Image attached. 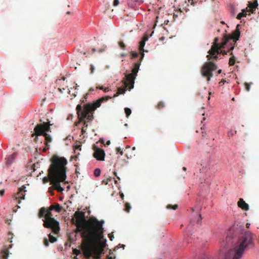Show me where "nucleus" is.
<instances>
[{
	"instance_id": "obj_1",
	"label": "nucleus",
	"mask_w": 259,
	"mask_h": 259,
	"mask_svg": "<svg viewBox=\"0 0 259 259\" xmlns=\"http://www.w3.org/2000/svg\"><path fill=\"white\" fill-rule=\"evenodd\" d=\"M76 218L75 222H72L76 226L75 232L80 233L81 237L85 242L88 250L87 255H91L95 249L97 250L98 255L103 251L105 243L102 242L103 238V221H99L96 218H91L86 221L84 218V212L76 211L74 214Z\"/></svg>"
},
{
	"instance_id": "obj_2",
	"label": "nucleus",
	"mask_w": 259,
	"mask_h": 259,
	"mask_svg": "<svg viewBox=\"0 0 259 259\" xmlns=\"http://www.w3.org/2000/svg\"><path fill=\"white\" fill-rule=\"evenodd\" d=\"M67 161L64 157L54 156L52 158V163L49 168L50 184L58 192H62L64 189L61 187L60 182H64L66 178V165Z\"/></svg>"
},
{
	"instance_id": "obj_3",
	"label": "nucleus",
	"mask_w": 259,
	"mask_h": 259,
	"mask_svg": "<svg viewBox=\"0 0 259 259\" xmlns=\"http://www.w3.org/2000/svg\"><path fill=\"white\" fill-rule=\"evenodd\" d=\"M254 245L253 234L245 232L239 237L233 250H230L226 254L224 259H240L245 251L253 248Z\"/></svg>"
},
{
	"instance_id": "obj_4",
	"label": "nucleus",
	"mask_w": 259,
	"mask_h": 259,
	"mask_svg": "<svg viewBox=\"0 0 259 259\" xmlns=\"http://www.w3.org/2000/svg\"><path fill=\"white\" fill-rule=\"evenodd\" d=\"M240 36V31L238 29H236L234 31L231 35H225L224 37V41L219 44L218 43L219 39L218 37L215 38L213 44L212 45L211 49L208 52V55H207L206 57L208 60L211 59L217 60L219 58L218 54L219 51L221 49L225 48L227 43L230 40H232L233 42L235 44L237 40H238Z\"/></svg>"
},
{
	"instance_id": "obj_5",
	"label": "nucleus",
	"mask_w": 259,
	"mask_h": 259,
	"mask_svg": "<svg viewBox=\"0 0 259 259\" xmlns=\"http://www.w3.org/2000/svg\"><path fill=\"white\" fill-rule=\"evenodd\" d=\"M112 98L110 96H105L98 99L94 103H89L84 105L83 108L81 105L79 104L76 108L77 114L81 120L87 118L89 121H91L93 119V112L97 108L99 107L102 102L107 101L109 99H111Z\"/></svg>"
},
{
	"instance_id": "obj_6",
	"label": "nucleus",
	"mask_w": 259,
	"mask_h": 259,
	"mask_svg": "<svg viewBox=\"0 0 259 259\" xmlns=\"http://www.w3.org/2000/svg\"><path fill=\"white\" fill-rule=\"evenodd\" d=\"M144 56V53H142L141 58L137 62L135 63L134 68L132 70V73L125 75V78L122 80L123 83L124 84L126 87H129L130 89H132L134 88L135 79L137 76V73L139 71L141 61L143 58Z\"/></svg>"
},
{
	"instance_id": "obj_7",
	"label": "nucleus",
	"mask_w": 259,
	"mask_h": 259,
	"mask_svg": "<svg viewBox=\"0 0 259 259\" xmlns=\"http://www.w3.org/2000/svg\"><path fill=\"white\" fill-rule=\"evenodd\" d=\"M51 125L50 122L37 124L34 128V133L32 135V136L43 135L47 142H52L51 136L47 133L51 132Z\"/></svg>"
},
{
	"instance_id": "obj_8",
	"label": "nucleus",
	"mask_w": 259,
	"mask_h": 259,
	"mask_svg": "<svg viewBox=\"0 0 259 259\" xmlns=\"http://www.w3.org/2000/svg\"><path fill=\"white\" fill-rule=\"evenodd\" d=\"M217 65L212 61L206 62L203 65L201 73L203 77L206 78L207 81L210 80L211 77L213 76L212 71L217 69Z\"/></svg>"
},
{
	"instance_id": "obj_9",
	"label": "nucleus",
	"mask_w": 259,
	"mask_h": 259,
	"mask_svg": "<svg viewBox=\"0 0 259 259\" xmlns=\"http://www.w3.org/2000/svg\"><path fill=\"white\" fill-rule=\"evenodd\" d=\"M43 226L46 228L51 229L55 234H58L60 230V224L54 218L44 220Z\"/></svg>"
},
{
	"instance_id": "obj_10",
	"label": "nucleus",
	"mask_w": 259,
	"mask_h": 259,
	"mask_svg": "<svg viewBox=\"0 0 259 259\" xmlns=\"http://www.w3.org/2000/svg\"><path fill=\"white\" fill-rule=\"evenodd\" d=\"M257 6V1H255L253 3H249L248 5V8H246L245 9H243L242 10V12L239 13L237 16V18L238 19H241L242 17H246L247 15V12H250L251 13H253L254 11L255 10L256 7Z\"/></svg>"
},
{
	"instance_id": "obj_11",
	"label": "nucleus",
	"mask_w": 259,
	"mask_h": 259,
	"mask_svg": "<svg viewBox=\"0 0 259 259\" xmlns=\"http://www.w3.org/2000/svg\"><path fill=\"white\" fill-rule=\"evenodd\" d=\"M93 149L94 151L93 156L97 160L104 161L105 160V153L103 149L99 148L97 146L94 145Z\"/></svg>"
},
{
	"instance_id": "obj_12",
	"label": "nucleus",
	"mask_w": 259,
	"mask_h": 259,
	"mask_svg": "<svg viewBox=\"0 0 259 259\" xmlns=\"http://www.w3.org/2000/svg\"><path fill=\"white\" fill-rule=\"evenodd\" d=\"M26 187L24 186H23L22 188H20L18 193L13 196L14 199L18 201V203H20L21 200H23L25 199L24 193L26 191L24 190V189Z\"/></svg>"
},
{
	"instance_id": "obj_13",
	"label": "nucleus",
	"mask_w": 259,
	"mask_h": 259,
	"mask_svg": "<svg viewBox=\"0 0 259 259\" xmlns=\"http://www.w3.org/2000/svg\"><path fill=\"white\" fill-rule=\"evenodd\" d=\"M237 203L238 207L243 210H248L249 209V205L242 198H240Z\"/></svg>"
},
{
	"instance_id": "obj_14",
	"label": "nucleus",
	"mask_w": 259,
	"mask_h": 259,
	"mask_svg": "<svg viewBox=\"0 0 259 259\" xmlns=\"http://www.w3.org/2000/svg\"><path fill=\"white\" fill-rule=\"evenodd\" d=\"M148 35L146 34L143 37L142 40L140 42L139 49L140 51H142L143 52L144 51V48L145 45V42L148 40Z\"/></svg>"
},
{
	"instance_id": "obj_15",
	"label": "nucleus",
	"mask_w": 259,
	"mask_h": 259,
	"mask_svg": "<svg viewBox=\"0 0 259 259\" xmlns=\"http://www.w3.org/2000/svg\"><path fill=\"white\" fill-rule=\"evenodd\" d=\"M54 209V205H51L49 209L46 210V212L45 215V218L42 220H47L48 219H52L53 218L52 217V214L51 213V211Z\"/></svg>"
},
{
	"instance_id": "obj_16",
	"label": "nucleus",
	"mask_w": 259,
	"mask_h": 259,
	"mask_svg": "<svg viewBox=\"0 0 259 259\" xmlns=\"http://www.w3.org/2000/svg\"><path fill=\"white\" fill-rule=\"evenodd\" d=\"M124 88H119L118 89L117 92L113 95V98L116 97L119 95L124 94L125 91H126V88H128V89L131 90L130 89L129 87H126L124 84Z\"/></svg>"
},
{
	"instance_id": "obj_17",
	"label": "nucleus",
	"mask_w": 259,
	"mask_h": 259,
	"mask_svg": "<svg viewBox=\"0 0 259 259\" xmlns=\"http://www.w3.org/2000/svg\"><path fill=\"white\" fill-rule=\"evenodd\" d=\"M8 255L9 251L8 249L5 248L1 252L0 259H8Z\"/></svg>"
},
{
	"instance_id": "obj_18",
	"label": "nucleus",
	"mask_w": 259,
	"mask_h": 259,
	"mask_svg": "<svg viewBox=\"0 0 259 259\" xmlns=\"http://www.w3.org/2000/svg\"><path fill=\"white\" fill-rule=\"evenodd\" d=\"M15 157H16L15 154L14 153V154H12L11 156H10L9 157H8L6 159V160H7L6 163L7 164H11L13 163V161L15 159Z\"/></svg>"
},
{
	"instance_id": "obj_19",
	"label": "nucleus",
	"mask_w": 259,
	"mask_h": 259,
	"mask_svg": "<svg viewBox=\"0 0 259 259\" xmlns=\"http://www.w3.org/2000/svg\"><path fill=\"white\" fill-rule=\"evenodd\" d=\"M46 212V209L45 207H42L40 209L38 215L39 218H42V217H45V213Z\"/></svg>"
},
{
	"instance_id": "obj_20",
	"label": "nucleus",
	"mask_w": 259,
	"mask_h": 259,
	"mask_svg": "<svg viewBox=\"0 0 259 259\" xmlns=\"http://www.w3.org/2000/svg\"><path fill=\"white\" fill-rule=\"evenodd\" d=\"M48 237L49 238V241L51 243H54L57 240V238L52 235L51 234H49L48 235Z\"/></svg>"
},
{
	"instance_id": "obj_21",
	"label": "nucleus",
	"mask_w": 259,
	"mask_h": 259,
	"mask_svg": "<svg viewBox=\"0 0 259 259\" xmlns=\"http://www.w3.org/2000/svg\"><path fill=\"white\" fill-rule=\"evenodd\" d=\"M78 116H79L78 115ZM78 118H79V119L80 121L83 122V127H84V128H87V127H88V123H87V121H88V122H89V121L88 120V119L87 118H84L83 119L81 120L79 117H78Z\"/></svg>"
},
{
	"instance_id": "obj_22",
	"label": "nucleus",
	"mask_w": 259,
	"mask_h": 259,
	"mask_svg": "<svg viewBox=\"0 0 259 259\" xmlns=\"http://www.w3.org/2000/svg\"><path fill=\"white\" fill-rule=\"evenodd\" d=\"M183 13V11L181 9H180L178 11H176L175 13H174V18H176L178 17V16Z\"/></svg>"
},
{
	"instance_id": "obj_23",
	"label": "nucleus",
	"mask_w": 259,
	"mask_h": 259,
	"mask_svg": "<svg viewBox=\"0 0 259 259\" xmlns=\"http://www.w3.org/2000/svg\"><path fill=\"white\" fill-rule=\"evenodd\" d=\"M164 107L165 105L164 103L162 101H160L157 104L156 106V108L158 109H161L162 108H163Z\"/></svg>"
},
{
	"instance_id": "obj_24",
	"label": "nucleus",
	"mask_w": 259,
	"mask_h": 259,
	"mask_svg": "<svg viewBox=\"0 0 259 259\" xmlns=\"http://www.w3.org/2000/svg\"><path fill=\"white\" fill-rule=\"evenodd\" d=\"M178 206V205L177 204H175V205H171V204H168L167 206H166V208L168 209H173L174 210H176V209H177Z\"/></svg>"
},
{
	"instance_id": "obj_25",
	"label": "nucleus",
	"mask_w": 259,
	"mask_h": 259,
	"mask_svg": "<svg viewBox=\"0 0 259 259\" xmlns=\"http://www.w3.org/2000/svg\"><path fill=\"white\" fill-rule=\"evenodd\" d=\"M124 112L127 117H128L131 115L132 112L131 110L128 108H125Z\"/></svg>"
},
{
	"instance_id": "obj_26",
	"label": "nucleus",
	"mask_w": 259,
	"mask_h": 259,
	"mask_svg": "<svg viewBox=\"0 0 259 259\" xmlns=\"http://www.w3.org/2000/svg\"><path fill=\"white\" fill-rule=\"evenodd\" d=\"M235 63V60L234 56H232L229 59V64L230 66L234 65Z\"/></svg>"
},
{
	"instance_id": "obj_27",
	"label": "nucleus",
	"mask_w": 259,
	"mask_h": 259,
	"mask_svg": "<svg viewBox=\"0 0 259 259\" xmlns=\"http://www.w3.org/2000/svg\"><path fill=\"white\" fill-rule=\"evenodd\" d=\"M131 208V207L130 206V203H126L125 204V208H124L125 211L127 212H129Z\"/></svg>"
},
{
	"instance_id": "obj_28",
	"label": "nucleus",
	"mask_w": 259,
	"mask_h": 259,
	"mask_svg": "<svg viewBox=\"0 0 259 259\" xmlns=\"http://www.w3.org/2000/svg\"><path fill=\"white\" fill-rule=\"evenodd\" d=\"M94 176L95 177H99L101 174V170L99 168H96L94 170Z\"/></svg>"
},
{
	"instance_id": "obj_29",
	"label": "nucleus",
	"mask_w": 259,
	"mask_h": 259,
	"mask_svg": "<svg viewBox=\"0 0 259 259\" xmlns=\"http://www.w3.org/2000/svg\"><path fill=\"white\" fill-rule=\"evenodd\" d=\"M43 182L44 183H46L47 182H48L49 181H50V176H49V169H48V177H44L43 178Z\"/></svg>"
},
{
	"instance_id": "obj_30",
	"label": "nucleus",
	"mask_w": 259,
	"mask_h": 259,
	"mask_svg": "<svg viewBox=\"0 0 259 259\" xmlns=\"http://www.w3.org/2000/svg\"><path fill=\"white\" fill-rule=\"evenodd\" d=\"M222 49H220V50L219 51V53L218 54V57H219L218 59L220 58L221 54L225 55H226L227 54V52H226L225 51L223 50Z\"/></svg>"
},
{
	"instance_id": "obj_31",
	"label": "nucleus",
	"mask_w": 259,
	"mask_h": 259,
	"mask_svg": "<svg viewBox=\"0 0 259 259\" xmlns=\"http://www.w3.org/2000/svg\"><path fill=\"white\" fill-rule=\"evenodd\" d=\"M54 209H55L56 211L59 212L61 211L62 207L60 206V205L59 204H58L57 205L54 206Z\"/></svg>"
},
{
	"instance_id": "obj_32",
	"label": "nucleus",
	"mask_w": 259,
	"mask_h": 259,
	"mask_svg": "<svg viewBox=\"0 0 259 259\" xmlns=\"http://www.w3.org/2000/svg\"><path fill=\"white\" fill-rule=\"evenodd\" d=\"M195 222L196 223H199L200 222L201 220H202V218H201V214H198L196 217V218H195Z\"/></svg>"
},
{
	"instance_id": "obj_33",
	"label": "nucleus",
	"mask_w": 259,
	"mask_h": 259,
	"mask_svg": "<svg viewBox=\"0 0 259 259\" xmlns=\"http://www.w3.org/2000/svg\"><path fill=\"white\" fill-rule=\"evenodd\" d=\"M118 45L122 49L124 50L125 49L126 46L123 41H119Z\"/></svg>"
},
{
	"instance_id": "obj_34",
	"label": "nucleus",
	"mask_w": 259,
	"mask_h": 259,
	"mask_svg": "<svg viewBox=\"0 0 259 259\" xmlns=\"http://www.w3.org/2000/svg\"><path fill=\"white\" fill-rule=\"evenodd\" d=\"M49 240L47 238H45L44 239V244L45 246L48 247L49 245Z\"/></svg>"
},
{
	"instance_id": "obj_35",
	"label": "nucleus",
	"mask_w": 259,
	"mask_h": 259,
	"mask_svg": "<svg viewBox=\"0 0 259 259\" xmlns=\"http://www.w3.org/2000/svg\"><path fill=\"white\" fill-rule=\"evenodd\" d=\"M132 58H136L138 57V54L137 52H131V53Z\"/></svg>"
},
{
	"instance_id": "obj_36",
	"label": "nucleus",
	"mask_w": 259,
	"mask_h": 259,
	"mask_svg": "<svg viewBox=\"0 0 259 259\" xmlns=\"http://www.w3.org/2000/svg\"><path fill=\"white\" fill-rule=\"evenodd\" d=\"M116 152L117 153H119L121 155H123V151L119 147H117L116 148Z\"/></svg>"
},
{
	"instance_id": "obj_37",
	"label": "nucleus",
	"mask_w": 259,
	"mask_h": 259,
	"mask_svg": "<svg viewBox=\"0 0 259 259\" xmlns=\"http://www.w3.org/2000/svg\"><path fill=\"white\" fill-rule=\"evenodd\" d=\"M244 85H245V89L247 91H249L250 90V84L248 83H247V82H245L244 83Z\"/></svg>"
},
{
	"instance_id": "obj_38",
	"label": "nucleus",
	"mask_w": 259,
	"mask_h": 259,
	"mask_svg": "<svg viewBox=\"0 0 259 259\" xmlns=\"http://www.w3.org/2000/svg\"><path fill=\"white\" fill-rule=\"evenodd\" d=\"M8 235H9V236L8 240H9V242L11 243H12V238H13V234H12L11 233L9 232Z\"/></svg>"
},
{
	"instance_id": "obj_39",
	"label": "nucleus",
	"mask_w": 259,
	"mask_h": 259,
	"mask_svg": "<svg viewBox=\"0 0 259 259\" xmlns=\"http://www.w3.org/2000/svg\"><path fill=\"white\" fill-rule=\"evenodd\" d=\"M111 181V178H107L106 180H103L102 183L105 185H107L108 184L109 181Z\"/></svg>"
},
{
	"instance_id": "obj_40",
	"label": "nucleus",
	"mask_w": 259,
	"mask_h": 259,
	"mask_svg": "<svg viewBox=\"0 0 259 259\" xmlns=\"http://www.w3.org/2000/svg\"><path fill=\"white\" fill-rule=\"evenodd\" d=\"M100 90H103L104 92H107L109 91V89L108 88H104L103 87H101L99 88Z\"/></svg>"
},
{
	"instance_id": "obj_41",
	"label": "nucleus",
	"mask_w": 259,
	"mask_h": 259,
	"mask_svg": "<svg viewBox=\"0 0 259 259\" xmlns=\"http://www.w3.org/2000/svg\"><path fill=\"white\" fill-rule=\"evenodd\" d=\"M119 4V0H114L113 6H117Z\"/></svg>"
},
{
	"instance_id": "obj_42",
	"label": "nucleus",
	"mask_w": 259,
	"mask_h": 259,
	"mask_svg": "<svg viewBox=\"0 0 259 259\" xmlns=\"http://www.w3.org/2000/svg\"><path fill=\"white\" fill-rule=\"evenodd\" d=\"M90 70H91V73H93L94 72V67L93 65H92V64L91 65Z\"/></svg>"
},
{
	"instance_id": "obj_43",
	"label": "nucleus",
	"mask_w": 259,
	"mask_h": 259,
	"mask_svg": "<svg viewBox=\"0 0 259 259\" xmlns=\"http://www.w3.org/2000/svg\"><path fill=\"white\" fill-rule=\"evenodd\" d=\"M4 194H5V190L4 189L0 190V195L1 196H3L4 195Z\"/></svg>"
},
{
	"instance_id": "obj_44",
	"label": "nucleus",
	"mask_w": 259,
	"mask_h": 259,
	"mask_svg": "<svg viewBox=\"0 0 259 259\" xmlns=\"http://www.w3.org/2000/svg\"><path fill=\"white\" fill-rule=\"evenodd\" d=\"M75 150H81V145H77L75 146Z\"/></svg>"
},
{
	"instance_id": "obj_45",
	"label": "nucleus",
	"mask_w": 259,
	"mask_h": 259,
	"mask_svg": "<svg viewBox=\"0 0 259 259\" xmlns=\"http://www.w3.org/2000/svg\"><path fill=\"white\" fill-rule=\"evenodd\" d=\"M189 3L191 4V5L194 6V0H188Z\"/></svg>"
},
{
	"instance_id": "obj_46",
	"label": "nucleus",
	"mask_w": 259,
	"mask_h": 259,
	"mask_svg": "<svg viewBox=\"0 0 259 259\" xmlns=\"http://www.w3.org/2000/svg\"><path fill=\"white\" fill-rule=\"evenodd\" d=\"M109 237L110 240L112 241L113 240V238H114V236H113V235H111V234H109Z\"/></svg>"
},
{
	"instance_id": "obj_47",
	"label": "nucleus",
	"mask_w": 259,
	"mask_h": 259,
	"mask_svg": "<svg viewBox=\"0 0 259 259\" xmlns=\"http://www.w3.org/2000/svg\"><path fill=\"white\" fill-rule=\"evenodd\" d=\"M73 252L74 253H76V254H78L79 253V251L76 249H75L74 250H73Z\"/></svg>"
},
{
	"instance_id": "obj_48",
	"label": "nucleus",
	"mask_w": 259,
	"mask_h": 259,
	"mask_svg": "<svg viewBox=\"0 0 259 259\" xmlns=\"http://www.w3.org/2000/svg\"><path fill=\"white\" fill-rule=\"evenodd\" d=\"M226 82V80L224 79H222L220 82L219 84H221L222 83H224Z\"/></svg>"
},
{
	"instance_id": "obj_49",
	"label": "nucleus",
	"mask_w": 259,
	"mask_h": 259,
	"mask_svg": "<svg viewBox=\"0 0 259 259\" xmlns=\"http://www.w3.org/2000/svg\"><path fill=\"white\" fill-rule=\"evenodd\" d=\"M81 132L82 134H83L85 132V128L84 127H82V129H81Z\"/></svg>"
},
{
	"instance_id": "obj_50",
	"label": "nucleus",
	"mask_w": 259,
	"mask_h": 259,
	"mask_svg": "<svg viewBox=\"0 0 259 259\" xmlns=\"http://www.w3.org/2000/svg\"><path fill=\"white\" fill-rule=\"evenodd\" d=\"M114 175H115V176L116 177L117 179L118 180H120V178H119V177H117V175H117L116 172H114Z\"/></svg>"
},
{
	"instance_id": "obj_51",
	"label": "nucleus",
	"mask_w": 259,
	"mask_h": 259,
	"mask_svg": "<svg viewBox=\"0 0 259 259\" xmlns=\"http://www.w3.org/2000/svg\"><path fill=\"white\" fill-rule=\"evenodd\" d=\"M110 144V141L109 140H108V141H107L106 142V145H109Z\"/></svg>"
},
{
	"instance_id": "obj_52",
	"label": "nucleus",
	"mask_w": 259,
	"mask_h": 259,
	"mask_svg": "<svg viewBox=\"0 0 259 259\" xmlns=\"http://www.w3.org/2000/svg\"><path fill=\"white\" fill-rule=\"evenodd\" d=\"M221 72H222V70L220 69L218 70V74H220L221 73Z\"/></svg>"
},
{
	"instance_id": "obj_53",
	"label": "nucleus",
	"mask_w": 259,
	"mask_h": 259,
	"mask_svg": "<svg viewBox=\"0 0 259 259\" xmlns=\"http://www.w3.org/2000/svg\"><path fill=\"white\" fill-rule=\"evenodd\" d=\"M183 169L184 170L186 171V169H187V168H186V167H183Z\"/></svg>"
},
{
	"instance_id": "obj_54",
	"label": "nucleus",
	"mask_w": 259,
	"mask_h": 259,
	"mask_svg": "<svg viewBox=\"0 0 259 259\" xmlns=\"http://www.w3.org/2000/svg\"><path fill=\"white\" fill-rule=\"evenodd\" d=\"M12 246V244H10L9 245V248H11Z\"/></svg>"
},
{
	"instance_id": "obj_55",
	"label": "nucleus",
	"mask_w": 259,
	"mask_h": 259,
	"mask_svg": "<svg viewBox=\"0 0 259 259\" xmlns=\"http://www.w3.org/2000/svg\"><path fill=\"white\" fill-rule=\"evenodd\" d=\"M94 91V89H92V88H91V89H90V92H92V91Z\"/></svg>"
},
{
	"instance_id": "obj_56",
	"label": "nucleus",
	"mask_w": 259,
	"mask_h": 259,
	"mask_svg": "<svg viewBox=\"0 0 259 259\" xmlns=\"http://www.w3.org/2000/svg\"><path fill=\"white\" fill-rule=\"evenodd\" d=\"M114 182H115V183L116 184H117V180H115V181H114Z\"/></svg>"
},
{
	"instance_id": "obj_57",
	"label": "nucleus",
	"mask_w": 259,
	"mask_h": 259,
	"mask_svg": "<svg viewBox=\"0 0 259 259\" xmlns=\"http://www.w3.org/2000/svg\"><path fill=\"white\" fill-rule=\"evenodd\" d=\"M249 224L247 223V224H246V227H247V228H248V227H249Z\"/></svg>"
},
{
	"instance_id": "obj_58",
	"label": "nucleus",
	"mask_w": 259,
	"mask_h": 259,
	"mask_svg": "<svg viewBox=\"0 0 259 259\" xmlns=\"http://www.w3.org/2000/svg\"><path fill=\"white\" fill-rule=\"evenodd\" d=\"M123 196H123V194H121V198H123Z\"/></svg>"
},
{
	"instance_id": "obj_59",
	"label": "nucleus",
	"mask_w": 259,
	"mask_h": 259,
	"mask_svg": "<svg viewBox=\"0 0 259 259\" xmlns=\"http://www.w3.org/2000/svg\"><path fill=\"white\" fill-rule=\"evenodd\" d=\"M234 49V47H232L230 49L231 50H232Z\"/></svg>"
},
{
	"instance_id": "obj_60",
	"label": "nucleus",
	"mask_w": 259,
	"mask_h": 259,
	"mask_svg": "<svg viewBox=\"0 0 259 259\" xmlns=\"http://www.w3.org/2000/svg\"><path fill=\"white\" fill-rule=\"evenodd\" d=\"M95 51H96L95 49H93V52H95Z\"/></svg>"
},
{
	"instance_id": "obj_61",
	"label": "nucleus",
	"mask_w": 259,
	"mask_h": 259,
	"mask_svg": "<svg viewBox=\"0 0 259 259\" xmlns=\"http://www.w3.org/2000/svg\"><path fill=\"white\" fill-rule=\"evenodd\" d=\"M232 100H233V101H234V100H235V98H233Z\"/></svg>"
},
{
	"instance_id": "obj_62",
	"label": "nucleus",
	"mask_w": 259,
	"mask_h": 259,
	"mask_svg": "<svg viewBox=\"0 0 259 259\" xmlns=\"http://www.w3.org/2000/svg\"><path fill=\"white\" fill-rule=\"evenodd\" d=\"M211 94V92H209V95H210Z\"/></svg>"
},
{
	"instance_id": "obj_63",
	"label": "nucleus",
	"mask_w": 259,
	"mask_h": 259,
	"mask_svg": "<svg viewBox=\"0 0 259 259\" xmlns=\"http://www.w3.org/2000/svg\"><path fill=\"white\" fill-rule=\"evenodd\" d=\"M203 120H205V118L204 117L203 119Z\"/></svg>"
},
{
	"instance_id": "obj_64",
	"label": "nucleus",
	"mask_w": 259,
	"mask_h": 259,
	"mask_svg": "<svg viewBox=\"0 0 259 259\" xmlns=\"http://www.w3.org/2000/svg\"><path fill=\"white\" fill-rule=\"evenodd\" d=\"M133 149L135 150V147H133Z\"/></svg>"
}]
</instances>
